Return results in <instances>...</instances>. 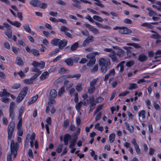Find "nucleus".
Masks as SVG:
<instances>
[{
  "label": "nucleus",
  "mask_w": 161,
  "mask_h": 161,
  "mask_svg": "<svg viewBox=\"0 0 161 161\" xmlns=\"http://www.w3.org/2000/svg\"><path fill=\"white\" fill-rule=\"evenodd\" d=\"M31 65L34 67V68L32 69L31 71L36 72L30 78L31 80H32L34 82V80L37 78L42 73V71L37 67H39L41 69L43 68L45 66V63L43 61L39 63L36 61H33L31 64Z\"/></svg>",
  "instance_id": "obj_1"
},
{
  "label": "nucleus",
  "mask_w": 161,
  "mask_h": 161,
  "mask_svg": "<svg viewBox=\"0 0 161 161\" xmlns=\"http://www.w3.org/2000/svg\"><path fill=\"white\" fill-rule=\"evenodd\" d=\"M9 117L11 119V121L9 124L7 129L8 139L9 140L11 139L15 129V123L13 121L15 116L14 111H9Z\"/></svg>",
  "instance_id": "obj_2"
},
{
  "label": "nucleus",
  "mask_w": 161,
  "mask_h": 161,
  "mask_svg": "<svg viewBox=\"0 0 161 161\" xmlns=\"http://www.w3.org/2000/svg\"><path fill=\"white\" fill-rule=\"evenodd\" d=\"M98 62L99 66L101 67V71L103 73H105L110 69L111 63L109 59L100 58L99 59Z\"/></svg>",
  "instance_id": "obj_3"
},
{
  "label": "nucleus",
  "mask_w": 161,
  "mask_h": 161,
  "mask_svg": "<svg viewBox=\"0 0 161 161\" xmlns=\"http://www.w3.org/2000/svg\"><path fill=\"white\" fill-rule=\"evenodd\" d=\"M68 41L64 39L61 40L60 39L55 38L51 41V43L54 46H58L60 50L63 49L67 44Z\"/></svg>",
  "instance_id": "obj_4"
},
{
  "label": "nucleus",
  "mask_w": 161,
  "mask_h": 161,
  "mask_svg": "<svg viewBox=\"0 0 161 161\" xmlns=\"http://www.w3.org/2000/svg\"><path fill=\"white\" fill-rule=\"evenodd\" d=\"M28 91V88L26 86H25L22 89L17 98V102H20L23 100L27 94Z\"/></svg>",
  "instance_id": "obj_5"
},
{
  "label": "nucleus",
  "mask_w": 161,
  "mask_h": 161,
  "mask_svg": "<svg viewBox=\"0 0 161 161\" xmlns=\"http://www.w3.org/2000/svg\"><path fill=\"white\" fill-rule=\"evenodd\" d=\"M98 79V78L93 79L90 82V86L89 87L87 88L88 92L89 94H92L95 90L96 87L95 86Z\"/></svg>",
  "instance_id": "obj_6"
},
{
  "label": "nucleus",
  "mask_w": 161,
  "mask_h": 161,
  "mask_svg": "<svg viewBox=\"0 0 161 161\" xmlns=\"http://www.w3.org/2000/svg\"><path fill=\"white\" fill-rule=\"evenodd\" d=\"M118 32L122 34H128L131 33L132 31L125 26H122L118 31Z\"/></svg>",
  "instance_id": "obj_7"
},
{
  "label": "nucleus",
  "mask_w": 161,
  "mask_h": 161,
  "mask_svg": "<svg viewBox=\"0 0 161 161\" xmlns=\"http://www.w3.org/2000/svg\"><path fill=\"white\" fill-rule=\"evenodd\" d=\"M131 143L133 144L136 153L138 154L141 153V150L139 145L137 143L135 138H133L131 141Z\"/></svg>",
  "instance_id": "obj_8"
},
{
  "label": "nucleus",
  "mask_w": 161,
  "mask_h": 161,
  "mask_svg": "<svg viewBox=\"0 0 161 161\" xmlns=\"http://www.w3.org/2000/svg\"><path fill=\"white\" fill-rule=\"evenodd\" d=\"M71 139V135L68 134H65L64 136V145H67L68 144V142L69 141H70Z\"/></svg>",
  "instance_id": "obj_9"
},
{
  "label": "nucleus",
  "mask_w": 161,
  "mask_h": 161,
  "mask_svg": "<svg viewBox=\"0 0 161 161\" xmlns=\"http://www.w3.org/2000/svg\"><path fill=\"white\" fill-rule=\"evenodd\" d=\"M67 78H74L77 80L79 79L81 76V75L80 73L76 74L74 75H65Z\"/></svg>",
  "instance_id": "obj_10"
},
{
  "label": "nucleus",
  "mask_w": 161,
  "mask_h": 161,
  "mask_svg": "<svg viewBox=\"0 0 161 161\" xmlns=\"http://www.w3.org/2000/svg\"><path fill=\"white\" fill-rule=\"evenodd\" d=\"M125 61H122L120 62L116 67V69L119 70V72L122 73L124 70V65Z\"/></svg>",
  "instance_id": "obj_11"
},
{
  "label": "nucleus",
  "mask_w": 161,
  "mask_h": 161,
  "mask_svg": "<svg viewBox=\"0 0 161 161\" xmlns=\"http://www.w3.org/2000/svg\"><path fill=\"white\" fill-rule=\"evenodd\" d=\"M116 55H117L116 53L114 51H113L112 53H110L108 54L109 57L111 58L113 62H117L118 59L116 57Z\"/></svg>",
  "instance_id": "obj_12"
},
{
  "label": "nucleus",
  "mask_w": 161,
  "mask_h": 161,
  "mask_svg": "<svg viewBox=\"0 0 161 161\" xmlns=\"http://www.w3.org/2000/svg\"><path fill=\"white\" fill-rule=\"evenodd\" d=\"M7 21L10 24L15 26L17 28H19L21 26V24L19 22L17 21H15L14 22H13L11 21L9 19H7Z\"/></svg>",
  "instance_id": "obj_13"
},
{
  "label": "nucleus",
  "mask_w": 161,
  "mask_h": 161,
  "mask_svg": "<svg viewBox=\"0 0 161 161\" xmlns=\"http://www.w3.org/2000/svg\"><path fill=\"white\" fill-rule=\"evenodd\" d=\"M123 48L126 50V54L127 58H130L132 56V52L131 50L132 48L131 47H127L125 46L123 47Z\"/></svg>",
  "instance_id": "obj_14"
},
{
  "label": "nucleus",
  "mask_w": 161,
  "mask_h": 161,
  "mask_svg": "<svg viewBox=\"0 0 161 161\" xmlns=\"http://www.w3.org/2000/svg\"><path fill=\"white\" fill-rule=\"evenodd\" d=\"M57 95L56 91L54 89H52L49 92V98H54L57 97Z\"/></svg>",
  "instance_id": "obj_15"
},
{
  "label": "nucleus",
  "mask_w": 161,
  "mask_h": 161,
  "mask_svg": "<svg viewBox=\"0 0 161 161\" xmlns=\"http://www.w3.org/2000/svg\"><path fill=\"white\" fill-rule=\"evenodd\" d=\"M125 124L126 126V129L127 130L131 133H132L134 131V128L133 126L131 124H129L126 122Z\"/></svg>",
  "instance_id": "obj_16"
},
{
  "label": "nucleus",
  "mask_w": 161,
  "mask_h": 161,
  "mask_svg": "<svg viewBox=\"0 0 161 161\" xmlns=\"http://www.w3.org/2000/svg\"><path fill=\"white\" fill-rule=\"evenodd\" d=\"M30 3L35 7H39L40 4V2L38 0H31Z\"/></svg>",
  "instance_id": "obj_17"
},
{
  "label": "nucleus",
  "mask_w": 161,
  "mask_h": 161,
  "mask_svg": "<svg viewBox=\"0 0 161 161\" xmlns=\"http://www.w3.org/2000/svg\"><path fill=\"white\" fill-rule=\"evenodd\" d=\"M16 147L15 146V143L14 140H12L11 141L10 148L11 151V154H14L16 149Z\"/></svg>",
  "instance_id": "obj_18"
},
{
  "label": "nucleus",
  "mask_w": 161,
  "mask_h": 161,
  "mask_svg": "<svg viewBox=\"0 0 161 161\" xmlns=\"http://www.w3.org/2000/svg\"><path fill=\"white\" fill-rule=\"evenodd\" d=\"M147 59V56L144 53L140 54L138 58V60L141 62L144 61Z\"/></svg>",
  "instance_id": "obj_19"
},
{
  "label": "nucleus",
  "mask_w": 161,
  "mask_h": 161,
  "mask_svg": "<svg viewBox=\"0 0 161 161\" xmlns=\"http://www.w3.org/2000/svg\"><path fill=\"white\" fill-rule=\"evenodd\" d=\"M146 9L149 11L148 14L149 16L151 17L153 15H157V13L155 11H153L151 8L147 7L146 8Z\"/></svg>",
  "instance_id": "obj_20"
},
{
  "label": "nucleus",
  "mask_w": 161,
  "mask_h": 161,
  "mask_svg": "<svg viewBox=\"0 0 161 161\" xmlns=\"http://www.w3.org/2000/svg\"><path fill=\"white\" fill-rule=\"evenodd\" d=\"M125 53V52L122 49L120 48L116 53V54L119 58L122 57Z\"/></svg>",
  "instance_id": "obj_21"
},
{
  "label": "nucleus",
  "mask_w": 161,
  "mask_h": 161,
  "mask_svg": "<svg viewBox=\"0 0 161 161\" xmlns=\"http://www.w3.org/2000/svg\"><path fill=\"white\" fill-rule=\"evenodd\" d=\"M15 62L17 64L20 66H23L24 65V62L21 58L19 57H17L16 58Z\"/></svg>",
  "instance_id": "obj_22"
},
{
  "label": "nucleus",
  "mask_w": 161,
  "mask_h": 161,
  "mask_svg": "<svg viewBox=\"0 0 161 161\" xmlns=\"http://www.w3.org/2000/svg\"><path fill=\"white\" fill-rule=\"evenodd\" d=\"M67 65L69 66H72L74 64L73 60L70 58H68L64 61Z\"/></svg>",
  "instance_id": "obj_23"
},
{
  "label": "nucleus",
  "mask_w": 161,
  "mask_h": 161,
  "mask_svg": "<svg viewBox=\"0 0 161 161\" xmlns=\"http://www.w3.org/2000/svg\"><path fill=\"white\" fill-rule=\"evenodd\" d=\"M12 30L11 28L7 29L5 34L9 39H11L12 36Z\"/></svg>",
  "instance_id": "obj_24"
},
{
  "label": "nucleus",
  "mask_w": 161,
  "mask_h": 161,
  "mask_svg": "<svg viewBox=\"0 0 161 161\" xmlns=\"http://www.w3.org/2000/svg\"><path fill=\"white\" fill-rule=\"evenodd\" d=\"M38 97V95H36L35 96L31 97L30 100L28 101L29 104H31L34 103L37 100Z\"/></svg>",
  "instance_id": "obj_25"
},
{
  "label": "nucleus",
  "mask_w": 161,
  "mask_h": 161,
  "mask_svg": "<svg viewBox=\"0 0 161 161\" xmlns=\"http://www.w3.org/2000/svg\"><path fill=\"white\" fill-rule=\"evenodd\" d=\"M48 75L49 73L47 71L44 72L41 75L40 78L42 80H44L48 77Z\"/></svg>",
  "instance_id": "obj_26"
},
{
  "label": "nucleus",
  "mask_w": 161,
  "mask_h": 161,
  "mask_svg": "<svg viewBox=\"0 0 161 161\" xmlns=\"http://www.w3.org/2000/svg\"><path fill=\"white\" fill-rule=\"evenodd\" d=\"M79 43L78 42L75 43L71 46L70 47L71 50L72 51L76 50L78 47H79Z\"/></svg>",
  "instance_id": "obj_27"
},
{
  "label": "nucleus",
  "mask_w": 161,
  "mask_h": 161,
  "mask_svg": "<svg viewBox=\"0 0 161 161\" xmlns=\"http://www.w3.org/2000/svg\"><path fill=\"white\" fill-rule=\"evenodd\" d=\"M82 103L83 102L82 101H80L75 105V108L77 112H79L80 111L82 107Z\"/></svg>",
  "instance_id": "obj_28"
},
{
  "label": "nucleus",
  "mask_w": 161,
  "mask_h": 161,
  "mask_svg": "<svg viewBox=\"0 0 161 161\" xmlns=\"http://www.w3.org/2000/svg\"><path fill=\"white\" fill-rule=\"evenodd\" d=\"M96 61L95 58H91L90 59L88 63H87V65L88 66H91L93 65L95 63Z\"/></svg>",
  "instance_id": "obj_29"
},
{
  "label": "nucleus",
  "mask_w": 161,
  "mask_h": 161,
  "mask_svg": "<svg viewBox=\"0 0 161 161\" xmlns=\"http://www.w3.org/2000/svg\"><path fill=\"white\" fill-rule=\"evenodd\" d=\"M23 27L25 31L28 33H30L31 29L29 24H25L23 25Z\"/></svg>",
  "instance_id": "obj_30"
},
{
  "label": "nucleus",
  "mask_w": 161,
  "mask_h": 161,
  "mask_svg": "<svg viewBox=\"0 0 161 161\" xmlns=\"http://www.w3.org/2000/svg\"><path fill=\"white\" fill-rule=\"evenodd\" d=\"M31 53L36 57H38L40 55L39 51L38 50L34 48H32L31 49Z\"/></svg>",
  "instance_id": "obj_31"
},
{
  "label": "nucleus",
  "mask_w": 161,
  "mask_h": 161,
  "mask_svg": "<svg viewBox=\"0 0 161 161\" xmlns=\"http://www.w3.org/2000/svg\"><path fill=\"white\" fill-rule=\"evenodd\" d=\"M138 87L137 85L134 83H131L129 84V86L128 89L129 90L134 89L137 88Z\"/></svg>",
  "instance_id": "obj_32"
},
{
  "label": "nucleus",
  "mask_w": 161,
  "mask_h": 161,
  "mask_svg": "<svg viewBox=\"0 0 161 161\" xmlns=\"http://www.w3.org/2000/svg\"><path fill=\"white\" fill-rule=\"evenodd\" d=\"M145 113L146 112L145 110H141L138 112V116L139 117H142V119H145L146 117Z\"/></svg>",
  "instance_id": "obj_33"
},
{
  "label": "nucleus",
  "mask_w": 161,
  "mask_h": 161,
  "mask_svg": "<svg viewBox=\"0 0 161 161\" xmlns=\"http://www.w3.org/2000/svg\"><path fill=\"white\" fill-rule=\"evenodd\" d=\"M10 95V94L7 92L5 89H3V92H0V97H2L5 96H9Z\"/></svg>",
  "instance_id": "obj_34"
},
{
  "label": "nucleus",
  "mask_w": 161,
  "mask_h": 161,
  "mask_svg": "<svg viewBox=\"0 0 161 161\" xmlns=\"http://www.w3.org/2000/svg\"><path fill=\"white\" fill-rule=\"evenodd\" d=\"M121 2L124 3H125L127 5H128V6H129V7H133V8H136V9H138L139 8V7L137 6H136V5H133L131 3H128V2H126L125 1H124V0H122L121 1Z\"/></svg>",
  "instance_id": "obj_35"
},
{
  "label": "nucleus",
  "mask_w": 161,
  "mask_h": 161,
  "mask_svg": "<svg viewBox=\"0 0 161 161\" xmlns=\"http://www.w3.org/2000/svg\"><path fill=\"white\" fill-rule=\"evenodd\" d=\"M141 25L142 26L146 27L147 28H149L150 29H152L153 27V26L151 24L148 23L147 22L142 23L141 24Z\"/></svg>",
  "instance_id": "obj_36"
},
{
  "label": "nucleus",
  "mask_w": 161,
  "mask_h": 161,
  "mask_svg": "<svg viewBox=\"0 0 161 161\" xmlns=\"http://www.w3.org/2000/svg\"><path fill=\"white\" fill-rule=\"evenodd\" d=\"M115 134L114 133H111L109 136V141L110 142H113L114 140Z\"/></svg>",
  "instance_id": "obj_37"
},
{
  "label": "nucleus",
  "mask_w": 161,
  "mask_h": 161,
  "mask_svg": "<svg viewBox=\"0 0 161 161\" xmlns=\"http://www.w3.org/2000/svg\"><path fill=\"white\" fill-rule=\"evenodd\" d=\"M93 37L92 36H90L87 37L84 40V42H86L88 44L90 42H92L93 41Z\"/></svg>",
  "instance_id": "obj_38"
},
{
  "label": "nucleus",
  "mask_w": 161,
  "mask_h": 161,
  "mask_svg": "<svg viewBox=\"0 0 161 161\" xmlns=\"http://www.w3.org/2000/svg\"><path fill=\"white\" fill-rule=\"evenodd\" d=\"M23 82L25 84L30 85L32 84L33 82V81L31 80V78L25 79L23 80Z\"/></svg>",
  "instance_id": "obj_39"
},
{
  "label": "nucleus",
  "mask_w": 161,
  "mask_h": 161,
  "mask_svg": "<svg viewBox=\"0 0 161 161\" xmlns=\"http://www.w3.org/2000/svg\"><path fill=\"white\" fill-rule=\"evenodd\" d=\"M72 1L73 2L76 3H73L72 5L73 6L79 9L80 8V6L78 4L79 3V1H78V0H72Z\"/></svg>",
  "instance_id": "obj_40"
},
{
  "label": "nucleus",
  "mask_w": 161,
  "mask_h": 161,
  "mask_svg": "<svg viewBox=\"0 0 161 161\" xmlns=\"http://www.w3.org/2000/svg\"><path fill=\"white\" fill-rule=\"evenodd\" d=\"M21 85L19 83H14L12 86L11 88L14 89H17L20 87Z\"/></svg>",
  "instance_id": "obj_41"
},
{
  "label": "nucleus",
  "mask_w": 161,
  "mask_h": 161,
  "mask_svg": "<svg viewBox=\"0 0 161 161\" xmlns=\"http://www.w3.org/2000/svg\"><path fill=\"white\" fill-rule=\"evenodd\" d=\"M90 31H91L93 33L97 34L99 33V31L96 28L92 26L90 29L89 30Z\"/></svg>",
  "instance_id": "obj_42"
},
{
  "label": "nucleus",
  "mask_w": 161,
  "mask_h": 161,
  "mask_svg": "<svg viewBox=\"0 0 161 161\" xmlns=\"http://www.w3.org/2000/svg\"><path fill=\"white\" fill-rule=\"evenodd\" d=\"M19 122L17 125V129H22V119H18Z\"/></svg>",
  "instance_id": "obj_43"
},
{
  "label": "nucleus",
  "mask_w": 161,
  "mask_h": 161,
  "mask_svg": "<svg viewBox=\"0 0 161 161\" xmlns=\"http://www.w3.org/2000/svg\"><path fill=\"white\" fill-rule=\"evenodd\" d=\"M63 146V144H60L58 146L56 149V151L58 153H60L61 152Z\"/></svg>",
  "instance_id": "obj_44"
},
{
  "label": "nucleus",
  "mask_w": 161,
  "mask_h": 161,
  "mask_svg": "<svg viewBox=\"0 0 161 161\" xmlns=\"http://www.w3.org/2000/svg\"><path fill=\"white\" fill-rule=\"evenodd\" d=\"M127 44L129 45L132 46L136 48H139L141 47L138 44L136 43H129Z\"/></svg>",
  "instance_id": "obj_45"
},
{
  "label": "nucleus",
  "mask_w": 161,
  "mask_h": 161,
  "mask_svg": "<svg viewBox=\"0 0 161 161\" xmlns=\"http://www.w3.org/2000/svg\"><path fill=\"white\" fill-rule=\"evenodd\" d=\"M10 99L7 97H3L1 98L0 100L5 103H8L10 100Z\"/></svg>",
  "instance_id": "obj_46"
},
{
  "label": "nucleus",
  "mask_w": 161,
  "mask_h": 161,
  "mask_svg": "<svg viewBox=\"0 0 161 161\" xmlns=\"http://www.w3.org/2000/svg\"><path fill=\"white\" fill-rule=\"evenodd\" d=\"M80 128H78L77 130L74 133V134L73 135V138H78V136L80 134Z\"/></svg>",
  "instance_id": "obj_47"
},
{
  "label": "nucleus",
  "mask_w": 161,
  "mask_h": 161,
  "mask_svg": "<svg viewBox=\"0 0 161 161\" xmlns=\"http://www.w3.org/2000/svg\"><path fill=\"white\" fill-rule=\"evenodd\" d=\"M93 18L94 20L99 22H102L103 21V19L101 17L98 16L94 15L93 16Z\"/></svg>",
  "instance_id": "obj_48"
},
{
  "label": "nucleus",
  "mask_w": 161,
  "mask_h": 161,
  "mask_svg": "<svg viewBox=\"0 0 161 161\" xmlns=\"http://www.w3.org/2000/svg\"><path fill=\"white\" fill-rule=\"evenodd\" d=\"M134 64V61L133 60H131L126 62V66L128 67L131 66Z\"/></svg>",
  "instance_id": "obj_49"
},
{
  "label": "nucleus",
  "mask_w": 161,
  "mask_h": 161,
  "mask_svg": "<svg viewBox=\"0 0 161 161\" xmlns=\"http://www.w3.org/2000/svg\"><path fill=\"white\" fill-rule=\"evenodd\" d=\"M75 89L78 92L82 90V84H77L75 87Z\"/></svg>",
  "instance_id": "obj_50"
},
{
  "label": "nucleus",
  "mask_w": 161,
  "mask_h": 161,
  "mask_svg": "<svg viewBox=\"0 0 161 161\" xmlns=\"http://www.w3.org/2000/svg\"><path fill=\"white\" fill-rule=\"evenodd\" d=\"M151 38L154 39H158L161 38V36L158 34H152L151 36Z\"/></svg>",
  "instance_id": "obj_51"
},
{
  "label": "nucleus",
  "mask_w": 161,
  "mask_h": 161,
  "mask_svg": "<svg viewBox=\"0 0 161 161\" xmlns=\"http://www.w3.org/2000/svg\"><path fill=\"white\" fill-rule=\"evenodd\" d=\"M100 124L99 123H97L95 125V127L97 129V130L102 132L103 130V126H100L99 127H97V126H99Z\"/></svg>",
  "instance_id": "obj_52"
},
{
  "label": "nucleus",
  "mask_w": 161,
  "mask_h": 161,
  "mask_svg": "<svg viewBox=\"0 0 161 161\" xmlns=\"http://www.w3.org/2000/svg\"><path fill=\"white\" fill-rule=\"evenodd\" d=\"M98 53L97 52H95V54L93 53H89L86 55V57L88 58H90L91 59V58H95V56L96 54Z\"/></svg>",
  "instance_id": "obj_53"
},
{
  "label": "nucleus",
  "mask_w": 161,
  "mask_h": 161,
  "mask_svg": "<svg viewBox=\"0 0 161 161\" xmlns=\"http://www.w3.org/2000/svg\"><path fill=\"white\" fill-rule=\"evenodd\" d=\"M23 107H21L19 110V115L18 117V119H22V115L23 113Z\"/></svg>",
  "instance_id": "obj_54"
},
{
  "label": "nucleus",
  "mask_w": 161,
  "mask_h": 161,
  "mask_svg": "<svg viewBox=\"0 0 161 161\" xmlns=\"http://www.w3.org/2000/svg\"><path fill=\"white\" fill-rule=\"evenodd\" d=\"M64 128L65 129L67 128L69 125V121L68 119L65 120L64 122Z\"/></svg>",
  "instance_id": "obj_55"
},
{
  "label": "nucleus",
  "mask_w": 161,
  "mask_h": 161,
  "mask_svg": "<svg viewBox=\"0 0 161 161\" xmlns=\"http://www.w3.org/2000/svg\"><path fill=\"white\" fill-rule=\"evenodd\" d=\"M65 91L64 88V86H62L59 90L58 92V96H61Z\"/></svg>",
  "instance_id": "obj_56"
},
{
  "label": "nucleus",
  "mask_w": 161,
  "mask_h": 161,
  "mask_svg": "<svg viewBox=\"0 0 161 161\" xmlns=\"http://www.w3.org/2000/svg\"><path fill=\"white\" fill-rule=\"evenodd\" d=\"M96 1V2H94V4L102 8H103L104 7V5L102 4L99 0H97V1Z\"/></svg>",
  "instance_id": "obj_57"
},
{
  "label": "nucleus",
  "mask_w": 161,
  "mask_h": 161,
  "mask_svg": "<svg viewBox=\"0 0 161 161\" xmlns=\"http://www.w3.org/2000/svg\"><path fill=\"white\" fill-rule=\"evenodd\" d=\"M14 103L13 102H11L10 104L9 111H14Z\"/></svg>",
  "instance_id": "obj_58"
},
{
  "label": "nucleus",
  "mask_w": 161,
  "mask_h": 161,
  "mask_svg": "<svg viewBox=\"0 0 161 161\" xmlns=\"http://www.w3.org/2000/svg\"><path fill=\"white\" fill-rule=\"evenodd\" d=\"M60 30L61 31L64 32V33L67 31L69 30V29L67 27L63 25L61 27Z\"/></svg>",
  "instance_id": "obj_59"
},
{
  "label": "nucleus",
  "mask_w": 161,
  "mask_h": 161,
  "mask_svg": "<svg viewBox=\"0 0 161 161\" xmlns=\"http://www.w3.org/2000/svg\"><path fill=\"white\" fill-rule=\"evenodd\" d=\"M130 92L129 91H127L122 93H120L118 95L119 97H124L126 96L127 94L129 93Z\"/></svg>",
  "instance_id": "obj_60"
},
{
  "label": "nucleus",
  "mask_w": 161,
  "mask_h": 161,
  "mask_svg": "<svg viewBox=\"0 0 161 161\" xmlns=\"http://www.w3.org/2000/svg\"><path fill=\"white\" fill-rule=\"evenodd\" d=\"M102 112H100L96 116L95 119L96 121L99 120L102 116Z\"/></svg>",
  "instance_id": "obj_61"
},
{
  "label": "nucleus",
  "mask_w": 161,
  "mask_h": 161,
  "mask_svg": "<svg viewBox=\"0 0 161 161\" xmlns=\"http://www.w3.org/2000/svg\"><path fill=\"white\" fill-rule=\"evenodd\" d=\"M18 134L19 136H22L23 135V131L22 129H17Z\"/></svg>",
  "instance_id": "obj_62"
},
{
  "label": "nucleus",
  "mask_w": 161,
  "mask_h": 161,
  "mask_svg": "<svg viewBox=\"0 0 161 161\" xmlns=\"http://www.w3.org/2000/svg\"><path fill=\"white\" fill-rule=\"evenodd\" d=\"M74 95V101L75 103H77L79 101L78 94L77 92H75V93Z\"/></svg>",
  "instance_id": "obj_63"
},
{
  "label": "nucleus",
  "mask_w": 161,
  "mask_h": 161,
  "mask_svg": "<svg viewBox=\"0 0 161 161\" xmlns=\"http://www.w3.org/2000/svg\"><path fill=\"white\" fill-rule=\"evenodd\" d=\"M124 22L125 23L127 24H131L132 23V20L128 18H125L124 19Z\"/></svg>",
  "instance_id": "obj_64"
}]
</instances>
